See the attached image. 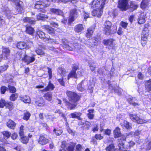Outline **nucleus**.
<instances>
[{
  "mask_svg": "<svg viewBox=\"0 0 151 151\" xmlns=\"http://www.w3.org/2000/svg\"><path fill=\"white\" fill-rule=\"evenodd\" d=\"M17 93H12L9 97V99L11 101H14L17 99Z\"/></svg>",
  "mask_w": 151,
  "mask_h": 151,
  "instance_id": "obj_45",
  "label": "nucleus"
},
{
  "mask_svg": "<svg viewBox=\"0 0 151 151\" xmlns=\"http://www.w3.org/2000/svg\"><path fill=\"white\" fill-rule=\"evenodd\" d=\"M89 42H90L89 44H87V46L90 48H91L94 46L97 45V42L99 41V39L97 37H93L92 39V40H90Z\"/></svg>",
  "mask_w": 151,
  "mask_h": 151,
  "instance_id": "obj_17",
  "label": "nucleus"
},
{
  "mask_svg": "<svg viewBox=\"0 0 151 151\" xmlns=\"http://www.w3.org/2000/svg\"><path fill=\"white\" fill-rule=\"evenodd\" d=\"M36 104L38 106H44V101L42 100H38L35 102Z\"/></svg>",
  "mask_w": 151,
  "mask_h": 151,
  "instance_id": "obj_57",
  "label": "nucleus"
},
{
  "mask_svg": "<svg viewBox=\"0 0 151 151\" xmlns=\"http://www.w3.org/2000/svg\"><path fill=\"white\" fill-rule=\"evenodd\" d=\"M114 40L111 39H104L103 40V43L105 45L108 46L113 47V46Z\"/></svg>",
  "mask_w": 151,
  "mask_h": 151,
  "instance_id": "obj_25",
  "label": "nucleus"
},
{
  "mask_svg": "<svg viewBox=\"0 0 151 151\" xmlns=\"http://www.w3.org/2000/svg\"><path fill=\"white\" fill-rule=\"evenodd\" d=\"M145 84L146 90L148 92L151 91V79L146 81Z\"/></svg>",
  "mask_w": 151,
  "mask_h": 151,
  "instance_id": "obj_32",
  "label": "nucleus"
},
{
  "mask_svg": "<svg viewBox=\"0 0 151 151\" xmlns=\"http://www.w3.org/2000/svg\"><path fill=\"white\" fill-rule=\"evenodd\" d=\"M77 78V77L76 73L73 72V71H71L68 75V79L69 80L70 78Z\"/></svg>",
  "mask_w": 151,
  "mask_h": 151,
  "instance_id": "obj_46",
  "label": "nucleus"
},
{
  "mask_svg": "<svg viewBox=\"0 0 151 151\" xmlns=\"http://www.w3.org/2000/svg\"><path fill=\"white\" fill-rule=\"evenodd\" d=\"M47 69L48 70L47 72L49 75L48 79L50 80L51 79L52 77V69L49 67H47Z\"/></svg>",
  "mask_w": 151,
  "mask_h": 151,
  "instance_id": "obj_59",
  "label": "nucleus"
},
{
  "mask_svg": "<svg viewBox=\"0 0 151 151\" xmlns=\"http://www.w3.org/2000/svg\"><path fill=\"white\" fill-rule=\"evenodd\" d=\"M43 97L46 100L50 101L52 99V93L50 91L47 92L44 94Z\"/></svg>",
  "mask_w": 151,
  "mask_h": 151,
  "instance_id": "obj_21",
  "label": "nucleus"
},
{
  "mask_svg": "<svg viewBox=\"0 0 151 151\" xmlns=\"http://www.w3.org/2000/svg\"><path fill=\"white\" fill-rule=\"evenodd\" d=\"M16 47L20 50L29 48L28 46L26 43L24 41H20L17 42L16 45Z\"/></svg>",
  "mask_w": 151,
  "mask_h": 151,
  "instance_id": "obj_15",
  "label": "nucleus"
},
{
  "mask_svg": "<svg viewBox=\"0 0 151 151\" xmlns=\"http://www.w3.org/2000/svg\"><path fill=\"white\" fill-rule=\"evenodd\" d=\"M130 119L134 122L138 124H142L145 122L146 121L143 120L137 116V114L129 113V114Z\"/></svg>",
  "mask_w": 151,
  "mask_h": 151,
  "instance_id": "obj_10",
  "label": "nucleus"
},
{
  "mask_svg": "<svg viewBox=\"0 0 151 151\" xmlns=\"http://www.w3.org/2000/svg\"><path fill=\"white\" fill-rule=\"evenodd\" d=\"M77 105V104H71L67 101V106L70 110L74 109Z\"/></svg>",
  "mask_w": 151,
  "mask_h": 151,
  "instance_id": "obj_44",
  "label": "nucleus"
},
{
  "mask_svg": "<svg viewBox=\"0 0 151 151\" xmlns=\"http://www.w3.org/2000/svg\"><path fill=\"white\" fill-rule=\"evenodd\" d=\"M18 135L17 133L15 132L13 133L11 136V137L12 139H16L18 137Z\"/></svg>",
  "mask_w": 151,
  "mask_h": 151,
  "instance_id": "obj_64",
  "label": "nucleus"
},
{
  "mask_svg": "<svg viewBox=\"0 0 151 151\" xmlns=\"http://www.w3.org/2000/svg\"><path fill=\"white\" fill-rule=\"evenodd\" d=\"M53 132L56 136H59L62 134L63 131L61 129L54 128Z\"/></svg>",
  "mask_w": 151,
  "mask_h": 151,
  "instance_id": "obj_41",
  "label": "nucleus"
},
{
  "mask_svg": "<svg viewBox=\"0 0 151 151\" xmlns=\"http://www.w3.org/2000/svg\"><path fill=\"white\" fill-rule=\"evenodd\" d=\"M58 71L61 75H62L65 73V71L62 67H59L58 68Z\"/></svg>",
  "mask_w": 151,
  "mask_h": 151,
  "instance_id": "obj_60",
  "label": "nucleus"
},
{
  "mask_svg": "<svg viewBox=\"0 0 151 151\" xmlns=\"http://www.w3.org/2000/svg\"><path fill=\"white\" fill-rule=\"evenodd\" d=\"M128 24L127 23L122 21L120 22V25L122 27L124 28V29L126 28Z\"/></svg>",
  "mask_w": 151,
  "mask_h": 151,
  "instance_id": "obj_63",
  "label": "nucleus"
},
{
  "mask_svg": "<svg viewBox=\"0 0 151 151\" xmlns=\"http://www.w3.org/2000/svg\"><path fill=\"white\" fill-rule=\"evenodd\" d=\"M32 18L25 17L23 19V22L25 23H28L31 24H35L36 21L35 19H32Z\"/></svg>",
  "mask_w": 151,
  "mask_h": 151,
  "instance_id": "obj_26",
  "label": "nucleus"
},
{
  "mask_svg": "<svg viewBox=\"0 0 151 151\" xmlns=\"http://www.w3.org/2000/svg\"><path fill=\"white\" fill-rule=\"evenodd\" d=\"M101 1L100 0H94L91 4V7L94 8L98 7L101 4Z\"/></svg>",
  "mask_w": 151,
  "mask_h": 151,
  "instance_id": "obj_33",
  "label": "nucleus"
},
{
  "mask_svg": "<svg viewBox=\"0 0 151 151\" xmlns=\"http://www.w3.org/2000/svg\"><path fill=\"white\" fill-rule=\"evenodd\" d=\"M45 0H39L36 1L35 5L34 8L38 10L40 12L45 13L46 10L45 7L47 6V4L45 3Z\"/></svg>",
  "mask_w": 151,
  "mask_h": 151,
  "instance_id": "obj_2",
  "label": "nucleus"
},
{
  "mask_svg": "<svg viewBox=\"0 0 151 151\" xmlns=\"http://www.w3.org/2000/svg\"><path fill=\"white\" fill-rule=\"evenodd\" d=\"M128 0H119L118 1V7L122 11H125L129 8Z\"/></svg>",
  "mask_w": 151,
  "mask_h": 151,
  "instance_id": "obj_6",
  "label": "nucleus"
},
{
  "mask_svg": "<svg viewBox=\"0 0 151 151\" xmlns=\"http://www.w3.org/2000/svg\"><path fill=\"white\" fill-rule=\"evenodd\" d=\"M4 138L6 139L9 138L11 136V133L7 131H4L2 132Z\"/></svg>",
  "mask_w": 151,
  "mask_h": 151,
  "instance_id": "obj_43",
  "label": "nucleus"
},
{
  "mask_svg": "<svg viewBox=\"0 0 151 151\" xmlns=\"http://www.w3.org/2000/svg\"><path fill=\"white\" fill-rule=\"evenodd\" d=\"M94 29L92 28H89L88 29L87 33L86 34V36L88 38L90 37L92 35Z\"/></svg>",
  "mask_w": 151,
  "mask_h": 151,
  "instance_id": "obj_35",
  "label": "nucleus"
},
{
  "mask_svg": "<svg viewBox=\"0 0 151 151\" xmlns=\"http://www.w3.org/2000/svg\"><path fill=\"white\" fill-rule=\"evenodd\" d=\"M0 91L1 94H4L8 91V87L5 86H2L0 87Z\"/></svg>",
  "mask_w": 151,
  "mask_h": 151,
  "instance_id": "obj_42",
  "label": "nucleus"
},
{
  "mask_svg": "<svg viewBox=\"0 0 151 151\" xmlns=\"http://www.w3.org/2000/svg\"><path fill=\"white\" fill-rule=\"evenodd\" d=\"M82 114L81 112H75L70 114L71 117L73 118H77L78 116H81Z\"/></svg>",
  "mask_w": 151,
  "mask_h": 151,
  "instance_id": "obj_50",
  "label": "nucleus"
},
{
  "mask_svg": "<svg viewBox=\"0 0 151 151\" xmlns=\"http://www.w3.org/2000/svg\"><path fill=\"white\" fill-rule=\"evenodd\" d=\"M108 1L107 0H102L101 1V4L99 8L94 9L92 12V14L93 16H96L97 17H100L102 15L103 9L104 5L107 3Z\"/></svg>",
  "mask_w": 151,
  "mask_h": 151,
  "instance_id": "obj_1",
  "label": "nucleus"
},
{
  "mask_svg": "<svg viewBox=\"0 0 151 151\" xmlns=\"http://www.w3.org/2000/svg\"><path fill=\"white\" fill-rule=\"evenodd\" d=\"M50 139L47 138L45 137V135L41 134L37 139V142L40 145H44L50 142Z\"/></svg>",
  "mask_w": 151,
  "mask_h": 151,
  "instance_id": "obj_11",
  "label": "nucleus"
},
{
  "mask_svg": "<svg viewBox=\"0 0 151 151\" xmlns=\"http://www.w3.org/2000/svg\"><path fill=\"white\" fill-rule=\"evenodd\" d=\"M138 23L139 24H142L145 22V17L144 15H141L138 20Z\"/></svg>",
  "mask_w": 151,
  "mask_h": 151,
  "instance_id": "obj_48",
  "label": "nucleus"
},
{
  "mask_svg": "<svg viewBox=\"0 0 151 151\" xmlns=\"http://www.w3.org/2000/svg\"><path fill=\"white\" fill-rule=\"evenodd\" d=\"M67 95L68 97L69 100L73 102H77L79 99V96L75 92L67 91Z\"/></svg>",
  "mask_w": 151,
  "mask_h": 151,
  "instance_id": "obj_8",
  "label": "nucleus"
},
{
  "mask_svg": "<svg viewBox=\"0 0 151 151\" xmlns=\"http://www.w3.org/2000/svg\"><path fill=\"white\" fill-rule=\"evenodd\" d=\"M76 143L72 142L68 143L67 150L68 151H75V148Z\"/></svg>",
  "mask_w": 151,
  "mask_h": 151,
  "instance_id": "obj_24",
  "label": "nucleus"
},
{
  "mask_svg": "<svg viewBox=\"0 0 151 151\" xmlns=\"http://www.w3.org/2000/svg\"><path fill=\"white\" fill-rule=\"evenodd\" d=\"M35 52L38 55H44L45 54L44 51L40 47L37 48L35 50Z\"/></svg>",
  "mask_w": 151,
  "mask_h": 151,
  "instance_id": "obj_40",
  "label": "nucleus"
},
{
  "mask_svg": "<svg viewBox=\"0 0 151 151\" xmlns=\"http://www.w3.org/2000/svg\"><path fill=\"white\" fill-rule=\"evenodd\" d=\"M55 88V86L50 81L48 82L47 85L43 89L41 90L42 92H47L49 91H53Z\"/></svg>",
  "mask_w": 151,
  "mask_h": 151,
  "instance_id": "obj_18",
  "label": "nucleus"
},
{
  "mask_svg": "<svg viewBox=\"0 0 151 151\" xmlns=\"http://www.w3.org/2000/svg\"><path fill=\"white\" fill-rule=\"evenodd\" d=\"M88 65L91 71H93L96 68V65L94 61L93 60L89 61Z\"/></svg>",
  "mask_w": 151,
  "mask_h": 151,
  "instance_id": "obj_37",
  "label": "nucleus"
},
{
  "mask_svg": "<svg viewBox=\"0 0 151 151\" xmlns=\"http://www.w3.org/2000/svg\"><path fill=\"white\" fill-rule=\"evenodd\" d=\"M78 68V65L76 64H74L73 65L72 69L71 71H73L75 73H76V71L77 70Z\"/></svg>",
  "mask_w": 151,
  "mask_h": 151,
  "instance_id": "obj_61",
  "label": "nucleus"
},
{
  "mask_svg": "<svg viewBox=\"0 0 151 151\" xmlns=\"http://www.w3.org/2000/svg\"><path fill=\"white\" fill-rule=\"evenodd\" d=\"M50 12L57 15H62L63 14V12L59 9L52 8L50 9Z\"/></svg>",
  "mask_w": 151,
  "mask_h": 151,
  "instance_id": "obj_31",
  "label": "nucleus"
},
{
  "mask_svg": "<svg viewBox=\"0 0 151 151\" xmlns=\"http://www.w3.org/2000/svg\"><path fill=\"white\" fill-rule=\"evenodd\" d=\"M114 91L115 93L118 95L119 96L122 95L123 90L121 88H115L114 89Z\"/></svg>",
  "mask_w": 151,
  "mask_h": 151,
  "instance_id": "obj_54",
  "label": "nucleus"
},
{
  "mask_svg": "<svg viewBox=\"0 0 151 151\" xmlns=\"http://www.w3.org/2000/svg\"><path fill=\"white\" fill-rule=\"evenodd\" d=\"M115 149V146L113 144H111L107 146L105 149L106 151H113Z\"/></svg>",
  "mask_w": 151,
  "mask_h": 151,
  "instance_id": "obj_47",
  "label": "nucleus"
},
{
  "mask_svg": "<svg viewBox=\"0 0 151 151\" xmlns=\"http://www.w3.org/2000/svg\"><path fill=\"white\" fill-rule=\"evenodd\" d=\"M149 35V30L147 28H145L142 31L141 36V42L144 47L147 43V37Z\"/></svg>",
  "mask_w": 151,
  "mask_h": 151,
  "instance_id": "obj_4",
  "label": "nucleus"
},
{
  "mask_svg": "<svg viewBox=\"0 0 151 151\" xmlns=\"http://www.w3.org/2000/svg\"><path fill=\"white\" fill-rule=\"evenodd\" d=\"M138 7V5L135 3L131 2L129 5V9L131 12L137 9Z\"/></svg>",
  "mask_w": 151,
  "mask_h": 151,
  "instance_id": "obj_36",
  "label": "nucleus"
},
{
  "mask_svg": "<svg viewBox=\"0 0 151 151\" xmlns=\"http://www.w3.org/2000/svg\"><path fill=\"white\" fill-rule=\"evenodd\" d=\"M104 32L106 35H109L111 33V22L109 20H106L104 23Z\"/></svg>",
  "mask_w": 151,
  "mask_h": 151,
  "instance_id": "obj_9",
  "label": "nucleus"
},
{
  "mask_svg": "<svg viewBox=\"0 0 151 151\" xmlns=\"http://www.w3.org/2000/svg\"><path fill=\"white\" fill-rule=\"evenodd\" d=\"M78 14L76 8L73 9L70 11L68 17V24L70 25L78 16Z\"/></svg>",
  "mask_w": 151,
  "mask_h": 151,
  "instance_id": "obj_3",
  "label": "nucleus"
},
{
  "mask_svg": "<svg viewBox=\"0 0 151 151\" xmlns=\"http://www.w3.org/2000/svg\"><path fill=\"white\" fill-rule=\"evenodd\" d=\"M35 54H32L31 56H29L25 54L22 58V60L27 65H28L35 60Z\"/></svg>",
  "mask_w": 151,
  "mask_h": 151,
  "instance_id": "obj_7",
  "label": "nucleus"
},
{
  "mask_svg": "<svg viewBox=\"0 0 151 151\" xmlns=\"http://www.w3.org/2000/svg\"><path fill=\"white\" fill-rule=\"evenodd\" d=\"M113 135L115 138L121 137L124 136L122 134L120 131V129L119 127H116L113 131Z\"/></svg>",
  "mask_w": 151,
  "mask_h": 151,
  "instance_id": "obj_20",
  "label": "nucleus"
},
{
  "mask_svg": "<svg viewBox=\"0 0 151 151\" xmlns=\"http://www.w3.org/2000/svg\"><path fill=\"white\" fill-rule=\"evenodd\" d=\"M2 53L0 55L3 60H7L9 59L11 51L9 47L2 46Z\"/></svg>",
  "mask_w": 151,
  "mask_h": 151,
  "instance_id": "obj_5",
  "label": "nucleus"
},
{
  "mask_svg": "<svg viewBox=\"0 0 151 151\" xmlns=\"http://www.w3.org/2000/svg\"><path fill=\"white\" fill-rule=\"evenodd\" d=\"M6 102L7 101L4 99H1L0 100V108H3L5 107Z\"/></svg>",
  "mask_w": 151,
  "mask_h": 151,
  "instance_id": "obj_49",
  "label": "nucleus"
},
{
  "mask_svg": "<svg viewBox=\"0 0 151 151\" xmlns=\"http://www.w3.org/2000/svg\"><path fill=\"white\" fill-rule=\"evenodd\" d=\"M8 89L9 92L12 93H15L17 91L16 89L14 86L9 85H8Z\"/></svg>",
  "mask_w": 151,
  "mask_h": 151,
  "instance_id": "obj_38",
  "label": "nucleus"
},
{
  "mask_svg": "<svg viewBox=\"0 0 151 151\" xmlns=\"http://www.w3.org/2000/svg\"><path fill=\"white\" fill-rule=\"evenodd\" d=\"M20 99L22 101L25 103H29L31 102L29 97L26 95L21 97Z\"/></svg>",
  "mask_w": 151,
  "mask_h": 151,
  "instance_id": "obj_34",
  "label": "nucleus"
},
{
  "mask_svg": "<svg viewBox=\"0 0 151 151\" xmlns=\"http://www.w3.org/2000/svg\"><path fill=\"white\" fill-rule=\"evenodd\" d=\"M24 127L23 125H21L19 127V136L23 135L24 134Z\"/></svg>",
  "mask_w": 151,
  "mask_h": 151,
  "instance_id": "obj_55",
  "label": "nucleus"
},
{
  "mask_svg": "<svg viewBox=\"0 0 151 151\" xmlns=\"http://www.w3.org/2000/svg\"><path fill=\"white\" fill-rule=\"evenodd\" d=\"M127 101L131 105L136 106L139 105L138 102V101L136 97L130 96L128 97Z\"/></svg>",
  "mask_w": 151,
  "mask_h": 151,
  "instance_id": "obj_12",
  "label": "nucleus"
},
{
  "mask_svg": "<svg viewBox=\"0 0 151 151\" xmlns=\"http://www.w3.org/2000/svg\"><path fill=\"white\" fill-rule=\"evenodd\" d=\"M6 21L3 18V16L0 15V27L2 26L5 24Z\"/></svg>",
  "mask_w": 151,
  "mask_h": 151,
  "instance_id": "obj_58",
  "label": "nucleus"
},
{
  "mask_svg": "<svg viewBox=\"0 0 151 151\" xmlns=\"http://www.w3.org/2000/svg\"><path fill=\"white\" fill-rule=\"evenodd\" d=\"M14 103L11 101H7L5 108L8 109L9 111H12L14 108Z\"/></svg>",
  "mask_w": 151,
  "mask_h": 151,
  "instance_id": "obj_28",
  "label": "nucleus"
},
{
  "mask_svg": "<svg viewBox=\"0 0 151 151\" xmlns=\"http://www.w3.org/2000/svg\"><path fill=\"white\" fill-rule=\"evenodd\" d=\"M6 125L9 129L14 130L16 128V124L14 121L11 119H9L6 122Z\"/></svg>",
  "mask_w": 151,
  "mask_h": 151,
  "instance_id": "obj_19",
  "label": "nucleus"
},
{
  "mask_svg": "<svg viewBox=\"0 0 151 151\" xmlns=\"http://www.w3.org/2000/svg\"><path fill=\"white\" fill-rule=\"evenodd\" d=\"M31 116V114L28 111H26L23 113L22 119L26 121H28Z\"/></svg>",
  "mask_w": 151,
  "mask_h": 151,
  "instance_id": "obj_30",
  "label": "nucleus"
},
{
  "mask_svg": "<svg viewBox=\"0 0 151 151\" xmlns=\"http://www.w3.org/2000/svg\"><path fill=\"white\" fill-rule=\"evenodd\" d=\"M74 29L76 32L79 33L82 32L84 28L82 24H79L75 26Z\"/></svg>",
  "mask_w": 151,
  "mask_h": 151,
  "instance_id": "obj_23",
  "label": "nucleus"
},
{
  "mask_svg": "<svg viewBox=\"0 0 151 151\" xmlns=\"http://www.w3.org/2000/svg\"><path fill=\"white\" fill-rule=\"evenodd\" d=\"M126 140V137L123 136L118 139V146L119 149L125 150L124 148V142Z\"/></svg>",
  "mask_w": 151,
  "mask_h": 151,
  "instance_id": "obj_13",
  "label": "nucleus"
},
{
  "mask_svg": "<svg viewBox=\"0 0 151 151\" xmlns=\"http://www.w3.org/2000/svg\"><path fill=\"white\" fill-rule=\"evenodd\" d=\"M75 147V151H82V147L81 145L80 144L77 145Z\"/></svg>",
  "mask_w": 151,
  "mask_h": 151,
  "instance_id": "obj_62",
  "label": "nucleus"
},
{
  "mask_svg": "<svg viewBox=\"0 0 151 151\" xmlns=\"http://www.w3.org/2000/svg\"><path fill=\"white\" fill-rule=\"evenodd\" d=\"M8 67L7 65L0 66V74L6 70Z\"/></svg>",
  "mask_w": 151,
  "mask_h": 151,
  "instance_id": "obj_51",
  "label": "nucleus"
},
{
  "mask_svg": "<svg viewBox=\"0 0 151 151\" xmlns=\"http://www.w3.org/2000/svg\"><path fill=\"white\" fill-rule=\"evenodd\" d=\"M20 1L19 0V1H18L15 5L16 6V10L17 11V12L21 14L23 11V6L20 4L19 3Z\"/></svg>",
  "mask_w": 151,
  "mask_h": 151,
  "instance_id": "obj_29",
  "label": "nucleus"
},
{
  "mask_svg": "<svg viewBox=\"0 0 151 151\" xmlns=\"http://www.w3.org/2000/svg\"><path fill=\"white\" fill-rule=\"evenodd\" d=\"M25 32L27 34L33 35L35 32L34 28L30 26H26Z\"/></svg>",
  "mask_w": 151,
  "mask_h": 151,
  "instance_id": "obj_22",
  "label": "nucleus"
},
{
  "mask_svg": "<svg viewBox=\"0 0 151 151\" xmlns=\"http://www.w3.org/2000/svg\"><path fill=\"white\" fill-rule=\"evenodd\" d=\"M38 36L40 38L42 39H45L47 41L51 40V39L50 36L47 37L45 36V33L41 30H38L36 32V36Z\"/></svg>",
  "mask_w": 151,
  "mask_h": 151,
  "instance_id": "obj_16",
  "label": "nucleus"
},
{
  "mask_svg": "<svg viewBox=\"0 0 151 151\" xmlns=\"http://www.w3.org/2000/svg\"><path fill=\"white\" fill-rule=\"evenodd\" d=\"M124 125L127 129H130L132 128V124L126 121L124 122Z\"/></svg>",
  "mask_w": 151,
  "mask_h": 151,
  "instance_id": "obj_52",
  "label": "nucleus"
},
{
  "mask_svg": "<svg viewBox=\"0 0 151 151\" xmlns=\"http://www.w3.org/2000/svg\"><path fill=\"white\" fill-rule=\"evenodd\" d=\"M42 28L46 30L49 34L52 35H54L55 31L54 29L48 25H44L42 26Z\"/></svg>",
  "mask_w": 151,
  "mask_h": 151,
  "instance_id": "obj_14",
  "label": "nucleus"
},
{
  "mask_svg": "<svg viewBox=\"0 0 151 151\" xmlns=\"http://www.w3.org/2000/svg\"><path fill=\"white\" fill-rule=\"evenodd\" d=\"M83 81H82L81 83L78 85L77 89L81 92H83L84 91V89L82 87Z\"/></svg>",
  "mask_w": 151,
  "mask_h": 151,
  "instance_id": "obj_56",
  "label": "nucleus"
},
{
  "mask_svg": "<svg viewBox=\"0 0 151 151\" xmlns=\"http://www.w3.org/2000/svg\"><path fill=\"white\" fill-rule=\"evenodd\" d=\"M148 0H143L141 3V7L142 9H144L147 7L148 5Z\"/></svg>",
  "mask_w": 151,
  "mask_h": 151,
  "instance_id": "obj_39",
  "label": "nucleus"
},
{
  "mask_svg": "<svg viewBox=\"0 0 151 151\" xmlns=\"http://www.w3.org/2000/svg\"><path fill=\"white\" fill-rule=\"evenodd\" d=\"M45 14L40 13L37 15L36 18L38 20H43L45 18Z\"/></svg>",
  "mask_w": 151,
  "mask_h": 151,
  "instance_id": "obj_53",
  "label": "nucleus"
},
{
  "mask_svg": "<svg viewBox=\"0 0 151 151\" xmlns=\"http://www.w3.org/2000/svg\"><path fill=\"white\" fill-rule=\"evenodd\" d=\"M20 137V141L23 144H26L28 143L29 141V137L26 136H19Z\"/></svg>",
  "mask_w": 151,
  "mask_h": 151,
  "instance_id": "obj_27",
  "label": "nucleus"
}]
</instances>
